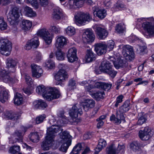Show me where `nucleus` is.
Wrapping results in <instances>:
<instances>
[{
    "mask_svg": "<svg viewBox=\"0 0 154 154\" xmlns=\"http://www.w3.org/2000/svg\"><path fill=\"white\" fill-rule=\"evenodd\" d=\"M36 92L39 94L42 95L45 99L51 101L59 98L60 96L59 91L55 88H46L43 85L38 86Z\"/></svg>",
    "mask_w": 154,
    "mask_h": 154,
    "instance_id": "f257e3e1",
    "label": "nucleus"
},
{
    "mask_svg": "<svg viewBox=\"0 0 154 154\" xmlns=\"http://www.w3.org/2000/svg\"><path fill=\"white\" fill-rule=\"evenodd\" d=\"M63 129L58 125H52L47 130V135L45 140L41 144L42 149L44 150H48L54 141V138L56 134L60 131H62Z\"/></svg>",
    "mask_w": 154,
    "mask_h": 154,
    "instance_id": "f03ea898",
    "label": "nucleus"
},
{
    "mask_svg": "<svg viewBox=\"0 0 154 154\" xmlns=\"http://www.w3.org/2000/svg\"><path fill=\"white\" fill-rule=\"evenodd\" d=\"M131 105L129 100H126L119 108L116 113V116L112 114L110 118V120L116 125H119L122 120L125 119L124 113L128 111L131 108Z\"/></svg>",
    "mask_w": 154,
    "mask_h": 154,
    "instance_id": "7ed1b4c3",
    "label": "nucleus"
},
{
    "mask_svg": "<svg viewBox=\"0 0 154 154\" xmlns=\"http://www.w3.org/2000/svg\"><path fill=\"white\" fill-rule=\"evenodd\" d=\"M59 135L60 139L58 141L59 143H62L59 149L62 152H66L71 144V136L69 133L66 131L60 133Z\"/></svg>",
    "mask_w": 154,
    "mask_h": 154,
    "instance_id": "20e7f679",
    "label": "nucleus"
},
{
    "mask_svg": "<svg viewBox=\"0 0 154 154\" xmlns=\"http://www.w3.org/2000/svg\"><path fill=\"white\" fill-rule=\"evenodd\" d=\"M99 68L101 72L109 75L112 78L115 77L117 73V72L113 69L111 63L107 60H103L101 62Z\"/></svg>",
    "mask_w": 154,
    "mask_h": 154,
    "instance_id": "39448f33",
    "label": "nucleus"
},
{
    "mask_svg": "<svg viewBox=\"0 0 154 154\" xmlns=\"http://www.w3.org/2000/svg\"><path fill=\"white\" fill-rule=\"evenodd\" d=\"M12 48L11 42L8 39L0 38V52L3 55L8 56Z\"/></svg>",
    "mask_w": 154,
    "mask_h": 154,
    "instance_id": "423d86ee",
    "label": "nucleus"
},
{
    "mask_svg": "<svg viewBox=\"0 0 154 154\" xmlns=\"http://www.w3.org/2000/svg\"><path fill=\"white\" fill-rule=\"evenodd\" d=\"M21 131L16 130L11 135L9 138L10 143L13 144L17 142H23V136L26 131V128L23 126L21 127Z\"/></svg>",
    "mask_w": 154,
    "mask_h": 154,
    "instance_id": "0eeeda50",
    "label": "nucleus"
},
{
    "mask_svg": "<svg viewBox=\"0 0 154 154\" xmlns=\"http://www.w3.org/2000/svg\"><path fill=\"white\" fill-rule=\"evenodd\" d=\"M38 36L41 37L46 44H50L52 42L53 35L50 33L45 29H43L38 31L37 33Z\"/></svg>",
    "mask_w": 154,
    "mask_h": 154,
    "instance_id": "6e6552de",
    "label": "nucleus"
},
{
    "mask_svg": "<svg viewBox=\"0 0 154 154\" xmlns=\"http://www.w3.org/2000/svg\"><path fill=\"white\" fill-rule=\"evenodd\" d=\"M76 23L79 26L84 24L85 22H89L92 20V17L88 13L79 12L75 17Z\"/></svg>",
    "mask_w": 154,
    "mask_h": 154,
    "instance_id": "1a4fd4ad",
    "label": "nucleus"
},
{
    "mask_svg": "<svg viewBox=\"0 0 154 154\" xmlns=\"http://www.w3.org/2000/svg\"><path fill=\"white\" fill-rule=\"evenodd\" d=\"M123 53L127 60H131L134 59L135 57L132 47L129 45H126L123 47Z\"/></svg>",
    "mask_w": 154,
    "mask_h": 154,
    "instance_id": "9d476101",
    "label": "nucleus"
},
{
    "mask_svg": "<svg viewBox=\"0 0 154 154\" xmlns=\"http://www.w3.org/2000/svg\"><path fill=\"white\" fill-rule=\"evenodd\" d=\"M69 116L72 119H76L78 116L79 114L81 115L82 114V112L80 106L79 104H76L74 105L72 109L69 110Z\"/></svg>",
    "mask_w": 154,
    "mask_h": 154,
    "instance_id": "9b49d317",
    "label": "nucleus"
},
{
    "mask_svg": "<svg viewBox=\"0 0 154 154\" xmlns=\"http://www.w3.org/2000/svg\"><path fill=\"white\" fill-rule=\"evenodd\" d=\"M0 79L5 82H10L14 83L16 82L17 80H15L10 77V72L0 68Z\"/></svg>",
    "mask_w": 154,
    "mask_h": 154,
    "instance_id": "f8f14e48",
    "label": "nucleus"
},
{
    "mask_svg": "<svg viewBox=\"0 0 154 154\" xmlns=\"http://www.w3.org/2000/svg\"><path fill=\"white\" fill-rule=\"evenodd\" d=\"M19 8L17 7H14L9 12L7 16L8 20L10 23L17 20L20 17Z\"/></svg>",
    "mask_w": 154,
    "mask_h": 154,
    "instance_id": "ddd939ff",
    "label": "nucleus"
},
{
    "mask_svg": "<svg viewBox=\"0 0 154 154\" xmlns=\"http://www.w3.org/2000/svg\"><path fill=\"white\" fill-rule=\"evenodd\" d=\"M139 134L140 138L144 140H148L153 134V132L148 127H145L143 131H140Z\"/></svg>",
    "mask_w": 154,
    "mask_h": 154,
    "instance_id": "4468645a",
    "label": "nucleus"
},
{
    "mask_svg": "<svg viewBox=\"0 0 154 154\" xmlns=\"http://www.w3.org/2000/svg\"><path fill=\"white\" fill-rule=\"evenodd\" d=\"M95 36L92 30L87 29L84 33L82 40L85 43L92 42L95 39Z\"/></svg>",
    "mask_w": 154,
    "mask_h": 154,
    "instance_id": "2eb2a0df",
    "label": "nucleus"
},
{
    "mask_svg": "<svg viewBox=\"0 0 154 154\" xmlns=\"http://www.w3.org/2000/svg\"><path fill=\"white\" fill-rule=\"evenodd\" d=\"M77 50L75 47L69 49L67 54V57L68 61L70 63H73L78 60L76 56Z\"/></svg>",
    "mask_w": 154,
    "mask_h": 154,
    "instance_id": "dca6fc26",
    "label": "nucleus"
},
{
    "mask_svg": "<svg viewBox=\"0 0 154 154\" xmlns=\"http://www.w3.org/2000/svg\"><path fill=\"white\" fill-rule=\"evenodd\" d=\"M95 31L97 37L100 39H104L108 35L107 30L100 26H96Z\"/></svg>",
    "mask_w": 154,
    "mask_h": 154,
    "instance_id": "f3484780",
    "label": "nucleus"
},
{
    "mask_svg": "<svg viewBox=\"0 0 154 154\" xmlns=\"http://www.w3.org/2000/svg\"><path fill=\"white\" fill-rule=\"evenodd\" d=\"M55 79L58 82H63L68 78L65 70L60 69L54 76Z\"/></svg>",
    "mask_w": 154,
    "mask_h": 154,
    "instance_id": "a211bd4d",
    "label": "nucleus"
},
{
    "mask_svg": "<svg viewBox=\"0 0 154 154\" xmlns=\"http://www.w3.org/2000/svg\"><path fill=\"white\" fill-rule=\"evenodd\" d=\"M94 15L96 16L99 18L102 19L104 18L107 15L106 11L104 9H100L96 7H94L92 8Z\"/></svg>",
    "mask_w": 154,
    "mask_h": 154,
    "instance_id": "6ab92c4d",
    "label": "nucleus"
},
{
    "mask_svg": "<svg viewBox=\"0 0 154 154\" xmlns=\"http://www.w3.org/2000/svg\"><path fill=\"white\" fill-rule=\"evenodd\" d=\"M32 76L33 77L38 78L42 76L43 71L39 66L36 65H32Z\"/></svg>",
    "mask_w": 154,
    "mask_h": 154,
    "instance_id": "aec40b11",
    "label": "nucleus"
},
{
    "mask_svg": "<svg viewBox=\"0 0 154 154\" xmlns=\"http://www.w3.org/2000/svg\"><path fill=\"white\" fill-rule=\"evenodd\" d=\"M53 12L52 14L53 17L54 19L60 20L63 19L64 17L62 10L59 7L56 6L53 9Z\"/></svg>",
    "mask_w": 154,
    "mask_h": 154,
    "instance_id": "412c9836",
    "label": "nucleus"
},
{
    "mask_svg": "<svg viewBox=\"0 0 154 154\" xmlns=\"http://www.w3.org/2000/svg\"><path fill=\"white\" fill-rule=\"evenodd\" d=\"M95 50L98 55H100L105 53L107 49L106 45L102 43H98L95 45Z\"/></svg>",
    "mask_w": 154,
    "mask_h": 154,
    "instance_id": "4be33fe9",
    "label": "nucleus"
},
{
    "mask_svg": "<svg viewBox=\"0 0 154 154\" xmlns=\"http://www.w3.org/2000/svg\"><path fill=\"white\" fill-rule=\"evenodd\" d=\"M67 43V39L64 37L59 36L56 37V46L57 48H62Z\"/></svg>",
    "mask_w": 154,
    "mask_h": 154,
    "instance_id": "5701e85b",
    "label": "nucleus"
},
{
    "mask_svg": "<svg viewBox=\"0 0 154 154\" xmlns=\"http://www.w3.org/2000/svg\"><path fill=\"white\" fill-rule=\"evenodd\" d=\"M142 27L150 35H154V25L152 26L151 23L149 22L146 21L143 23Z\"/></svg>",
    "mask_w": 154,
    "mask_h": 154,
    "instance_id": "b1692460",
    "label": "nucleus"
},
{
    "mask_svg": "<svg viewBox=\"0 0 154 154\" xmlns=\"http://www.w3.org/2000/svg\"><path fill=\"white\" fill-rule=\"evenodd\" d=\"M17 63L16 60L14 59L11 58H8L6 60V63L7 66L8 68H12L13 71H10L11 72H14L16 71L15 67Z\"/></svg>",
    "mask_w": 154,
    "mask_h": 154,
    "instance_id": "393cba45",
    "label": "nucleus"
},
{
    "mask_svg": "<svg viewBox=\"0 0 154 154\" xmlns=\"http://www.w3.org/2000/svg\"><path fill=\"white\" fill-rule=\"evenodd\" d=\"M8 91L0 86V101L4 103L8 100Z\"/></svg>",
    "mask_w": 154,
    "mask_h": 154,
    "instance_id": "a878e982",
    "label": "nucleus"
},
{
    "mask_svg": "<svg viewBox=\"0 0 154 154\" xmlns=\"http://www.w3.org/2000/svg\"><path fill=\"white\" fill-rule=\"evenodd\" d=\"M33 104L34 107L36 109H43L48 106L47 103L42 100H39L35 101Z\"/></svg>",
    "mask_w": 154,
    "mask_h": 154,
    "instance_id": "bb28decb",
    "label": "nucleus"
},
{
    "mask_svg": "<svg viewBox=\"0 0 154 154\" xmlns=\"http://www.w3.org/2000/svg\"><path fill=\"white\" fill-rule=\"evenodd\" d=\"M98 142V144L95 149L96 154H98L102 149L105 147L107 145L106 141L103 139H100Z\"/></svg>",
    "mask_w": 154,
    "mask_h": 154,
    "instance_id": "cd10ccee",
    "label": "nucleus"
},
{
    "mask_svg": "<svg viewBox=\"0 0 154 154\" xmlns=\"http://www.w3.org/2000/svg\"><path fill=\"white\" fill-rule=\"evenodd\" d=\"M96 55L91 50H87L85 57L86 61L89 63L95 60Z\"/></svg>",
    "mask_w": 154,
    "mask_h": 154,
    "instance_id": "c85d7f7f",
    "label": "nucleus"
},
{
    "mask_svg": "<svg viewBox=\"0 0 154 154\" xmlns=\"http://www.w3.org/2000/svg\"><path fill=\"white\" fill-rule=\"evenodd\" d=\"M130 147L133 151L137 152L141 150V146L139 142L136 141L130 144Z\"/></svg>",
    "mask_w": 154,
    "mask_h": 154,
    "instance_id": "c756f323",
    "label": "nucleus"
},
{
    "mask_svg": "<svg viewBox=\"0 0 154 154\" xmlns=\"http://www.w3.org/2000/svg\"><path fill=\"white\" fill-rule=\"evenodd\" d=\"M106 149L107 154H117L118 153L117 150V147L114 143L108 146Z\"/></svg>",
    "mask_w": 154,
    "mask_h": 154,
    "instance_id": "7c9ffc66",
    "label": "nucleus"
},
{
    "mask_svg": "<svg viewBox=\"0 0 154 154\" xmlns=\"http://www.w3.org/2000/svg\"><path fill=\"white\" fill-rule=\"evenodd\" d=\"M32 26V23L29 20H23L22 21L21 25L22 28L25 30H28L30 29Z\"/></svg>",
    "mask_w": 154,
    "mask_h": 154,
    "instance_id": "2f4dec72",
    "label": "nucleus"
},
{
    "mask_svg": "<svg viewBox=\"0 0 154 154\" xmlns=\"http://www.w3.org/2000/svg\"><path fill=\"white\" fill-rule=\"evenodd\" d=\"M24 10L26 15L28 17H33L36 15V12L33 11L31 8L27 6H26L25 7Z\"/></svg>",
    "mask_w": 154,
    "mask_h": 154,
    "instance_id": "473e14b6",
    "label": "nucleus"
},
{
    "mask_svg": "<svg viewBox=\"0 0 154 154\" xmlns=\"http://www.w3.org/2000/svg\"><path fill=\"white\" fill-rule=\"evenodd\" d=\"M23 102L22 96L18 93H17L14 98V103L17 105L21 104Z\"/></svg>",
    "mask_w": 154,
    "mask_h": 154,
    "instance_id": "72a5a7b5",
    "label": "nucleus"
},
{
    "mask_svg": "<svg viewBox=\"0 0 154 154\" xmlns=\"http://www.w3.org/2000/svg\"><path fill=\"white\" fill-rule=\"evenodd\" d=\"M6 115L9 119L13 120H17L20 116L18 113L11 112L7 113Z\"/></svg>",
    "mask_w": 154,
    "mask_h": 154,
    "instance_id": "f704fd0d",
    "label": "nucleus"
},
{
    "mask_svg": "<svg viewBox=\"0 0 154 154\" xmlns=\"http://www.w3.org/2000/svg\"><path fill=\"white\" fill-rule=\"evenodd\" d=\"M86 0H70L69 3L70 4H73L72 5L73 6H76L77 7L79 8L82 6L84 2Z\"/></svg>",
    "mask_w": 154,
    "mask_h": 154,
    "instance_id": "c9c22d12",
    "label": "nucleus"
},
{
    "mask_svg": "<svg viewBox=\"0 0 154 154\" xmlns=\"http://www.w3.org/2000/svg\"><path fill=\"white\" fill-rule=\"evenodd\" d=\"M92 97L97 100L103 98L105 96V94L103 91H99L96 92H93L91 94Z\"/></svg>",
    "mask_w": 154,
    "mask_h": 154,
    "instance_id": "e433bc0d",
    "label": "nucleus"
},
{
    "mask_svg": "<svg viewBox=\"0 0 154 154\" xmlns=\"http://www.w3.org/2000/svg\"><path fill=\"white\" fill-rule=\"evenodd\" d=\"M82 146L80 143L76 144L73 148L70 154H78L82 149Z\"/></svg>",
    "mask_w": 154,
    "mask_h": 154,
    "instance_id": "4c0bfd02",
    "label": "nucleus"
},
{
    "mask_svg": "<svg viewBox=\"0 0 154 154\" xmlns=\"http://www.w3.org/2000/svg\"><path fill=\"white\" fill-rule=\"evenodd\" d=\"M29 137L30 140L33 142H37L39 140V136L37 132L31 133Z\"/></svg>",
    "mask_w": 154,
    "mask_h": 154,
    "instance_id": "58836bf2",
    "label": "nucleus"
},
{
    "mask_svg": "<svg viewBox=\"0 0 154 154\" xmlns=\"http://www.w3.org/2000/svg\"><path fill=\"white\" fill-rule=\"evenodd\" d=\"M66 32L68 35L72 36L75 34V30L73 27L69 26L66 29Z\"/></svg>",
    "mask_w": 154,
    "mask_h": 154,
    "instance_id": "ea45409f",
    "label": "nucleus"
},
{
    "mask_svg": "<svg viewBox=\"0 0 154 154\" xmlns=\"http://www.w3.org/2000/svg\"><path fill=\"white\" fill-rule=\"evenodd\" d=\"M56 57L57 60H63L65 58V54L60 50H58L56 52Z\"/></svg>",
    "mask_w": 154,
    "mask_h": 154,
    "instance_id": "a19ab883",
    "label": "nucleus"
},
{
    "mask_svg": "<svg viewBox=\"0 0 154 154\" xmlns=\"http://www.w3.org/2000/svg\"><path fill=\"white\" fill-rule=\"evenodd\" d=\"M29 41L34 48H37L39 45L38 38L37 37H34Z\"/></svg>",
    "mask_w": 154,
    "mask_h": 154,
    "instance_id": "79ce46f5",
    "label": "nucleus"
},
{
    "mask_svg": "<svg viewBox=\"0 0 154 154\" xmlns=\"http://www.w3.org/2000/svg\"><path fill=\"white\" fill-rule=\"evenodd\" d=\"M115 29L118 33H123L125 31V27L121 23L119 24H117Z\"/></svg>",
    "mask_w": 154,
    "mask_h": 154,
    "instance_id": "37998d69",
    "label": "nucleus"
},
{
    "mask_svg": "<svg viewBox=\"0 0 154 154\" xmlns=\"http://www.w3.org/2000/svg\"><path fill=\"white\" fill-rule=\"evenodd\" d=\"M20 151V147L19 146L14 145L11 147L9 149V151L12 154H15Z\"/></svg>",
    "mask_w": 154,
    "mask_h": 154,
    "instance_id": "c03bdc74",
    "label": "nucleus"
},
{
    "mask_svg": "<svg viewBox=\"0 0 154 154\" xmlns=\"http://www.w3.org/2000/svg\"><path fill=\"white\" fill-rule=\"evenodd\" d=\"M115 45V42L112 40L108 41L107 45H106V48L107 50L110 51L114 48Z\"/></svg>",
    "mask_w": 154,
    "mask_h": 154,
    "instance_id": "a18cd8bd",
    "label": "nucleus"
},
{
    "mask_svg": "<svg viewBox=\"0 0 154 154\" xmlns=\"http://www.w3.org/2000/svg\"><path fill=\"white\" fill-rule=\"evenodd\" d=\"M51 30L53 32L56 34H59L60 33V28L58 26H56L54 25H51L50 27Z\"/></svg>",
    "mask_w": 154,
    "mask_h": 154,
    "instance_id": "49530a36",
    "label": "nucleus"
},
{
    "mask_svg": "<svg viewBox=\"0 0 154 154\" xmlns=\"http://www.w3.org/2000/svg\"><path fill=\"white\" fill-rule=\"evenodd\" d=\"M45 66L49 69H52L55 66L54 62L51 59L48 60L45 63Z\"/></svg>",
    "mask_w": 154,
    "mask_h": 154,
    "instance_id": "de8ad7c7",
    "label": "nucleus"
},
{
    "mask_svg": "<svg viewBox=\"0 0 154 154\" xmlns=\"http://www.w3.org/2000/svg\"><path fill=\"white\" fill-rule=\"evenodd\" d=\"M90 108L94 107L95 105V101L92 99H87L85 103Z\"/></svg>",
    "mask_w": 154,
    "mask_h": 154,
    "instance_id": "09e8293b",
    "label": "nucleus"
},
{
    "mask_svg": "<svg viewBox=\"0 0 154 154\" xmlns=\"http://www.w3.org/2000/svg\"><path fill=\"white\" fill-rule=\"evenodd\" d=\"M46 116L45 115L43 114L37 117L35 119L36 123L37 124H39L42 122L43 120L45 119Z\"/></svg>",
    "mask_w": 154,
    "mask_h": 154,
    "instance_id": "8fccbe9b",
    "label": "nucleus"
},
{
    "mask_svg": "<svg viewBox=\"0 0 154 154\" xmlns=\"http://www.w3.org/2000/svg\"><path fill=\"white\" fill-rule=\"evenodd\" d=\"M68 87L69 90H72L76 88L75 81L72 80H69L68 84Z\"/></svg>",
    "mask_w": 154,
    "mask_h": 154,
    "instance_id": "3c124183",
    "label": "nucleus"
},
{
    "mask_svg": "<svg viewBox=\"0 0 154 154\" xmlns=\"http://www.w3.org/2000/svg\"><path fill=\"white\" fill-rule=\"evenodd\" d=\"M124 97L122 95H120L118 96L116 98V101L115 105L116 107H117L119 105V103H122V99Z\"/></svg>",
    "mask_w": 154,
    "mask_h": 154,
    "instance_id": "603ef678",
    "label": "nucleus"
},
{
    "mask_svg": "<svg viewBox=\"0 0 154 154\" xmlns=\"http://www.w3.org/2000/svg\"><path fill=\"white\" fill-rule=\"evenodd\" d=\"M25 78L26 83L28 85L32 86L33 83V81L30 76L28 75H25Z\"/></svg>",
    "mask_w": 154,
    "mask_h": 154,
    "instance_id": "864d4df0",
    "label": "nucleus"
},
{
    "mask_svg": "<svg viewBox=\"0 0 154 154\" xmlns=\"http://www.w3.org/2000/svg\"><path fill=\"white\" fill-rule=\"evenodd\" d=\"M33 89V88L32 86H31L30 87L29 86L26 88L23 89V91L25 94L29 95L32 93Z\"/></svg>",
    "mask_w": 154,
    "mask_h": 154,
    "instance_id": "5fc2aeb1",
    "label": "nucleus"
},
{
    "mask_svg": "<svg viewBox=\"0 0 154 154\" xmlns=\"http://www.w3.org/2000/svg\"><path fill=\"white\" fill-rule=\"evenodd\" d=\"M112 86L111 84L106 83L103 82L102 89L105 91H108L109 90Z\"/></svg>",
    "mask_w": 154,
    "mask_h": 154,
    "instance_id": "6e6d98bb",
    "label": "nucleus"
},
{
    "mask_svg": "<svg viewBox=\"0 0 154 154\" xmlns=\"http://www.w3.org/2000/svg\"><path fill=\"white\" fill-rule=\"evenodd\" d=\"M124 64L123 60H120L118 62H116V63H114V66L116 69H118L119 67H123L124 66Z\"/></svg>",
    "mask_w": 154,
    "mask_h": 154,
    "instance_id": "4d7b16f0",
    "label": "nucleus"
},
{
    "mask_svg": "<svg viewBox=\"0 0 154 154\" xmlns=\"http://www.w3.org/2000/svg\"><path fill=\"white\" fill-rule=\"evenodd\" d=\"M35 60L36 61H38L41 59V53L38 51H36L34 53Z\"/></svg>",
    "mask_w": 154,
    "mask_h": 154,
    "instance_id": "13d9d810",
    "label": "nucleus"
},
{
    "mask_svg": "<svg viewBox=\"0 0 154 154\" xmlns=\"http://www.w3.org/2000/svg\"><path fill=\"white\" fill-rule=\"evenodd\" d=\"M146 120V119L144 117L142 116L139 119L137 122V124L141 125L144 122H145Z\"/></svg>",
    "mask_w": 154,
    "mask_h": 154,
    "instance_id": "bf43d9fd",
    "label": "nucleus"
},
{
    "mask_svg": "<svg viewBox=\"0 0 154 154\" xmlns=\"http://www.w3.org/2000/svg\"><path fill=\"white\" fill-rule=\"evenodd\" d=\"M103 82H97L95 83L94 86V88L102 89Z\"/></svg>",
    "mask_w": 154,
    "mask_h": 154,
    "instance_id": "052dcab7",
    "label": "nucleus"
},
{
    "mask_svg": "<svg viewBox=\"0 0 154 154\" xmlns=\"http://www.w3.org/2000/svg\"><path fill=\"white\" fill-rule=\"evenodd\" d=\"M94 87L93 85L88 84L87 85L85 86V90L88 92H91V90L93 88H94Z\"/></svg>",
    "mask_w": 154,
    "mask_h": 154,
    "instance_id": "680f3d73",
    "label": "nucleus"
},
{
    "mask_svg": "<svg viewBox=\"0 0 154 154\" xmlns=\"http://www.w3.org/2000/svg\"><path fill=\"white\" fill-rule=\"evenodd\" d=\"M32 6L35 9H38V8L39 5L37 1L36 0H33L32 2L30 3Z\"/></svg>",
    "mask_w": 154,
    "mask_h": 154,
    "instance_id": "e2e57ef3",
    "label": "nucleus"
},
{
    "mask_svg": "<svg viewBox=\"0 0 154 154\" xmlns=\"http://www.w3.org/2000/svg\"><path fill=\"white\" fill-rule=\"evenodd\" d=\"M40 5L42 6L45 7L48 4V0H39Z\"/></svg>",
    "mask_w": 154,
    "mask_h": 154,
    "instance_id": "0e129e2a",
    "label": "nucleus"
},
{
    "mask_svg": "<svg viewBox=\"0 0 154 154\" xmlns=\"http://www.w3.org/2000/svg\"><path fill=\"white\" fill-rule=\"evenodd\" d=\"M32 45L31 44V43L29 41L26 45L25 47V48L26 50H29L32 47Z\"/></svg>",
    "mask_w": 154,
    "mask_h": 154,
    "instance_id": "69168bd1",
    "label": "nucleus"
},
{
    "mask_svg": "<svg viewBox=\"0 0 154 154\" xmlns=\"http://www.w3.org/2000/svg\"><path fill=\"white\" fill-rule=\"evenodd\" d=\"M97 121L98 122L97 124V128H99L103 125L104 122L100 120H97Z\"/></svg>",
    "mask_w": 154,
    "mask_h": 154,
    "instance_id": "338daca9",
    "label": "nucleus"
},
{
    "mask_svg": "<svg viewBox=\"0 0 154 154\" xmlns=\"http://www.w3.org/2000/svg\"><path fill=\"white\" fill-rule=\"evenodd\" d=\"M91 136L90 134L86 133L84 135L83 138L85 140H87L91 138Z\"/></svg>",
    "mask_w": 154,
    "mask_h": 154,
    "instance_id": "774afa93",
    "label": "nucleus"
}]
</instances>
